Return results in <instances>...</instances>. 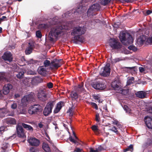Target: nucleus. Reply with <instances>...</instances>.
<instances>
[{
  "label": "nucleus",
  "instance_id": "obj_17",
  "mask_svg": "<svg viewBox=\"0 0 152 152\" xmlns=\"http://www.w3.org/2000/svg\"><path fill=\"white\" fill-rule=\"evenodd\" d=\"M34 46V45L33 42H29L28 43V45L26 48L25 51L26 54L27 55L30 54L32 52Z\"/></svg>",
  "mask_w": 152,
  "mask_h": 152
},
{
  "label": "nucleus",
  "instance_id": "obj_40",
  "mask_svg": "<svg viewBox=\"0 0 152 152\" xmlns=\"http://www.w3.org/2000/svg\"><path fill=\"white\" fill-rule=\"evenodd\" d=\"M134 80V77H132L130 79H129L127 82V85H129L133 83Z\"/></svg>",
  "mask_w": 152,
  "mask_h": 152
},
{
  "label": "nucleus",
  "instance_id": "obj_27",
  "mask_svg": "<svg viewBox=\"0 0 152 152\" xmlns=\"http://www.w3.org/2000/svg\"><path fill=\"white\" fill-rule=\"evenodd\" d=\"M151 145H152V138H148L147 142L144 144L143 146L144 147L147 148Z\"/></svg>",
  "mask_w": 152,
  "mask_h": 152
},
{
  "label": "nucleus",
  "instance_id": "obj_48",
  "mask_svg": "<svg viewBox=\"0 0 152 152\" xmlns=\"http://www.w3.org/2000/svg\"><path fill=\"white\" fill-rule=\"evenodd\" d=\"M47 85V87L49 88H51L53 87V84L51 82L48 83Z\"/></svg>",
  "mask_w": 152,
  "mask_h": 152
},
{
  "label": "nucleus",
  "instance_id": "obj_63",
  "mask_svg": "<svg viewBox=\"0 0 152 152\" xmlns=\"http://www.w3.org/2000/svg\"><path fill=\"white\" fill-rule=\"evenodd\" d=\"M148 111H149V113L152 114V106L149 107Z\"/></svg>",
  "mask_w": 152,
  "mask_h": 152
},
{
  "label": "nucleus",
  "instance_id": "obj_35",
  "mask_svg": "<svg viewBox=\"0 0 152 152\" xmlns=\"http://www.w3.org/2000/svg\"><path fill=\"white\" fill-rule=\"evenodd\" d=\"M71 97L72 99H76L78 98V96L76 93L72 92L71 94Z\"/></svg>",
  "mask_w": 152,
  "mask_h": 152
},
{
  "label": "nucleus",
  "instance_id": "obj_42",
  "mask_svg": "<svg viewBox=\"0 0 152 152\" xmlns=\"http://www.w3.org/2000/svg\"><path fill=\"white\" fill-rule=\"evenodd\" d=\"M44 64L45 67H47L49 66H50V61L48 60H46L44 61Z\"/></svg>",
  "mask_w": 152,
  "mask_h": 152
},
{
  "label": "nucleus",
  "instance_id": "obj_24",
  "mask_svg": "<svg viewBox=\"0 0 152 152\" xmlns=\"http://www.w3.org/2000/svg\"><path fill=\"white\" fill-rule=\"evenodd\" d=\"M85 7L84 6H80L76 10V12L74 11L73 12L74 13H77L78 14H81L84 12L85 11Z\"/></svg>",
  "mask_w": 152,
  "mask_h": 152
},
{
  "label": "nucleus",
  "instance_id": "obj_62",
  "mask_svg": "<svg viewBox=\"0 0 152 152\" xmlns=\"http://www.w3.org/2000/svg\"><path fill=\"white\" fill-rule=\"evenodd\" d=\"M152 12V11L150 10H148L146 12V15H148Z\"/></svg>",
  "mask_w": 152,
  "mask_h": 152
},
{
  "label": "nucleus",
  "instance_id": "obj_1",
  "mask_svg": "<svg viewBox=\"0 0 152 152\" xmlns=\"http://www.w3.org/2000/svg\"><path fill=\"white\" fill-rule=\"evenodd\" d=\"M67 29L68 27L67 26H62L60 25L52 28L48 35L49 40L52 42L54 41L59 34L63 32L64 30Z\"/></svg>",
  "mask_w": 152,
  "mask_h": 152
},
{
  "label": "nucleus",
  "instance_id": "obj_25",
  "mask_svg": "<svg viewBox=\"0 0 152 152\" xmlns=\"http://www.w3.org/2000/svg\"><path fill=\"white\" fill-rule=\"evenodd\" d=\"M6 123L7 124H16V121L15 119L13 118H11L7 119L6 120Z\"/></svg>",
  "mask_w": 152,
  "mask_h": 152
},
{
  "label": "nucleus",
  "instance_id": "obj_33",
  "mask_svg": "<svg viewBox=\"0 0 152 152\" xmlns=\"http://www.w3.org/2000/svg\"><path fill=\"white\" fill-rule=\"evenodd\" d=\"M133 145L132 144H131L126 148L124 149V152H126L128 151H130L131 152H132L133 150Z\"/></svg>",
  "mask_w": 152,
  "mask_h": 152
},
{
  "label": "nucleus",
  "instance_id": "obj_21",
  "mask_svg": "<svg viewBox=\"0 0 152 152\" xmlns=\"http://www.w3.org/2000/svg\"><path fill=\"white\" fill-rule=\"evenodd\" d=\"M42 148L45 152H51L50 148L47 143L43 142Z\"/></svg>",
  "mask_w": 152,
  "mask_h": 152
},
{
  "label": "nucleus",
  "instance_id": "obj_38",
  "mask_svg": "<svg viewBox=\"0 0 152 152\" xmlns=\"http://www.w3.org/2000/svg\"><path fill=\"white\" fill-rule=\"evenodd\" d=\"M48 27V25L45 24H41L38 26V28L39 29H45Z\"/></svg>",
  "mask_w": 152,
  "mask_h": 152
},
{
  "label": "nucleus",
  "instance_id": "obj_39",
  "mask_svg": "<svg viewBox=\"0 0 152 152\" xmlns=\"http://www.w3.org/2000/svg\"><path fill=\"white\" fill-rule=\"evenodd\" d=\"M124 109L125 110L126 113H131V110L127 106L124 105Z\"/></svg>",
  "mask_w": 152,
  "mask_h": 152
},
{
  "label": "nucleus",
  "instance_id": "obj_13",
  "mask_svg": "<svg viewBox=\"0 0 152 152\" xmlns=\"http://www.w3.org/2000/svg\"><path fill=\"white\" fill-rule=\"evenodd\" d=\"M92 86L95 89L98 90H103L106 87L104 84L99 82L93 83Z\"/></svg>",
  "mask_w": 152,
  "mask_h": 152
},
{
  "label": "nucleus",
  "instance_id": "obj_45",
  "mask_svg": "<svg viewBox=\"0 0 152 152\" xmlns=\"http://www.w3.org/2000/svg\"><path fill=\"white\" fill-rule=\"evenodd\" d=\"M99 115H96L95 120L97 123L100 122V119Z\"/></svg>",
  "mask_w": 152,
  "mask_h": 152
},
{
  "label": "nucleus",
  "instance_id": "obj_23",
  "mask_svg": "<svg viewBox=\"0 0 152 152\" xmlns=\"http://www.w3.org/2000/svg\"><path fill=\"white\" fill-rule=\"evenodd\" d=\"M38 73L42 75H45L46 72V69L42 66L39 67L38 69Z\"/></svg>",
  "mask_w": 152,
  "mask_h": 152
},
{
  "label": "nucleus",
  "instance_id": "obj_36",
  "mask_svg": "<svg viewBox=\"0 0 152 152\" xmlns=\"http://www.w3.org/2000/svg\"><path fill=\"white\" fill-rule=\"evenodd\" d=\"M110 1L111 0H100V3L102 5L105 6L109 3Z\"/></svg>",
  "mask_w": 152,
  "mask_h": 152
},
{
  "label": "nucleus",
  "instance_id": "obj_10",
  "mask_svg": "<svg viewBox=\"0 0 152 152\" xmlns=\"http://www.w3.org/2000/svg\"><path fill=\"white\" fill-rule=\"evenodd\" d=\"M27 141L29 144L32 146L37 147L40 144L39 140L34 137H30Z\"/></svg>",
  "mask_w": 152,
  "mask_h": 152
},
{
  "label": "nucleus",
  "instance_id": "obj_22",
  "mask_svg": "<svg viewBox=\"0 0 152 152\" xmlns=\"http://www.w3.org/2000/svg\"><path fill=\"white\" fill-rule=\"evenodd\" d=\"M136 96L140 98H143L145 97L146 93L143 91H139L135 94Z\"/></svg>",
  "mask_w": 152,
  "mask_h": 152
},
{
  "label": "nucleus",
  "instance_id": "obj_64",
  "mask_svg": "<svg viewBox=\"0 0 152 152\" xmlns=\"http://www.w3.org/2000/svg\"><path fill=\"white\" fill-rule=\"evenodd\" d=\"M6 17L5 16H3L2 18H0V23L4 19L6 18Z\"/></svg>",
  "mask_w": 152,
  "mask_h": 152
},
{
  "label": "nucleus",
  "instance_id": "obj_61",
  "mask_svg": "<svg viewBox=\"0 0 152 152\" xmlns=\"http://www.w3.org/2000/svg\"><path fill=\"white\" fill-rule=\"evenodd\" d=\"M27 129L30 130V131H33V128L32 127V126H31L29 125V127H28V128Z\"/></svg>",
  "mask_w": 152,
  "mask_h": 152
},
{
  "label": "nucleus",
  "instance_id": "obj_57",
  "mask_svg": "<svg viewBox=\"0 0 152 152\" xmlns=\"http://www.w3.org/2000/svg\"><path fill=\"white\" fill-rule=\"evenodd\" d=\"M5 129V127L4 126H2L1 127H0V132H4Z\"/></svg>",
  "mask_w": 152,
  "mask_h": 152
},
{
  "label": "nucleus",
  "instance_id": "obj_18",
  "mask_svg": "<svg viewBox=\"0 0 152 152\" xmlns=\"http://www.w3.org/2000/svg\"><path fill=\"white\" fill-rule=\"evenodd\" d=\"M12 86L10 84L5 85L3 87V93L4 94H7L9 92L10 90L12 88Z\"/></svg>",
  "mask_w": 152,
  "mask_h": 152
},
{
  "label": "nucleus",
  "instance_id": "obj_34",
  "mask_svg": "<svg viewBox=\"0 0 152 152\" xmlns=\"http://www.w3.org/2000/svg\"><path fill=\"white\" fill-rule=\"evenodd\" d=\"M24 72L23 71L21 70L17 74V77L19 79L22 78L24 76Z\"/></svg>",
  "mask_w": 152,
  "mask_h": 152
},
{
  "label": "nucleus",
  "instance_id": "obj_54",
  "mask_svg": "<svg viewBox=\"0 0 152 152\" xmlns=\"http://www.w3.org/2000/svg\"><path fill=\"white\" fill-rule=\"evenodd\" d=\"M94 99L96 100H97V101L99 102H100V100L99 99V97H98V96H94Z\"/></svg>",
  "mask_w": 152,
  "mask_h": 152
},
{
  "label": "nucleus",
  "instance_id": "obj_7",
  "mask_svg": "<svg viewBox=\"0 0 152 152\" xmlns=\"http://www.w3.org/2000/svg\"><path fill=\"white\" fill-rule=\"evenodd\" d=\"M61 60L54 59L51 61L50 67L52 69H57L62 65Z\"/></svg>",
  "mask_w": 152,
  "mask_h": 152
},
{
  "label": "nucleus",
  "instance_id": "obj_19",
  "mask_svg": "<svg viewBox=\"0 0 152 152\" xmlns=\"http://www.w3.org/2000/svg\"><path fill=\"white\" fill-rule=\"evenodd\" d=\"M146 39V37L145 36L141 35L137 39V44L140 46L141 45L144 43Z\"/></svg>",
  "mask_w": 152,
  "mask_h": 152
},
{
  "label": "nucleus",
  "instance_id": "obj_50",
  "mask_svg": "<svg viewBox=\"0 0 152 152\" xmlns=\"http://www.w3.org/2000/svg\"><path fill=\"white\" fill-rule=\"evenodd\" d=\"M17 106L16 103H14L11 105V107L12 109H15L17 108Z\"/></svg>",
  "mask_w": 152,
  "mask_h": 152
},
{
  "label": "nucleus",
  "instance_id": "obj_15",
  "mask_svg": "<svg viewBox=\"0 0 152 152\" xmlns=\"http://www.w3.org/2000/svg\"><path fill=\"white\" fill-rule=\"evenodd\" d=\"M1 58L5 61H8L10 62L12 60V57L11 53L8 52H5L1 56Z\"/></svg>",
  "mask_w": 152,
  "mask_h": 152
},
{
  "label": "nucleus",
  "instance_id": "obj_29",
  "mask_svg": "<svg viewBox=\"0 0 152 152\" xmlns=\"http://www.w3.org/2000/svg\"><path fill=\"white\" fill-rule=\"evenodd\" d=\"M69 140L71 142H72L73 143L76 144V146H77L80 144L79 142V141H80L79 140H78L77 139L75 140L74 139H73L72 137H69Z\"/></svg>",
  "mask_w": 152,
  "mask_h": 152
},
{
  "label": "nucleus",
  "instance_id": "obj_28",
  "mask_svg": "<svg viewBox=\"0 0 152 152\" xmlns=\"http://www.w3.org/2000/svg\"><path fill=\"white\" fill-rule=\"evenodd\" d=\"M74 39L82 42L84 40V38L81 35H77L74 37Z\"/></svg>",
  "mask_w": 152,
  "mask_h": 152
},
{
  "label": "nucleus",
  "instance_id": "obj_11",
  "mask_svg": "<svg viewBox=\"0 0 152 152\" xmlns=\"http://www.w3.org/2000/svg\"><path fill=\"white\" fill-rule=\"evenodd\" d=\"M54 104V102L51 101L48 102L43 111L44 114H49L51 113L52 109Z\"/></svg>",
  "mask_w": 152,
  "mask_h": 152
},
{
  "label": "nucleus",
  "instance_id": "obj_51",
  "mask_svg": "<svg viewBox=\"0 0 152 152\" xmlns=\"http://www.w3.org/2000/svg\"><path fill=\"white\" fill-rule=\"evenodd\" d=\"M139 70L140 72L141 73H144L145 70V69L142 67H140L139 68Z\"/></svg>",
  "mask_w": 152,
  "mask_h": 152
},
{
  "label": "nucleus",
  "instance_id": "obj_5",
  "mask_svg": "<svg viewBox=\"0 0 152 152\" xmlns=\"http://www.w3.org/2000/svg\"><path fill=\"white\" fill-rule=\"evenodd\" d=\"M109 43L110 46L114 49H118L121 48L122 45L118 40L114 38L109 40Z\"/></svg>",
  "mask_w": 152,
  "mask_h": 152
},
{
  "label": "nucleus",
  "instance_id": "obj_49",
  "mask_svg": "<svg viewBox=\"0 0 152 152\" xmlns=\"http://www.w3.org/2000/svg\"><path fill=\"white\" fill-rule=\"evenodd\" d=\"M90 104L92 105V107L94 108H95L96 110H97L98 109L97 105L95 103L93 102H91Z\"/></svg>",
  "mask_w": 152,
  "mask_h": 152
},
{
  "label": "nucleus",
  "instance_id": "obj_43",
  "mask_svg": "<svg viewBox=\"0 0 152 152\" xmlns=\"http://www.w3.org/2000/svg\"><path fill=\"white\" fill-rule=\"evenodd\" d=\"M110 129L113 132H115L117 134L118 133L117 128L115 126H113L111 129Z\"/></svg>",
  "mask_w": 152,
  "mask_h": 152
},
{
  "label": "nucleus",
  "instance_id": "obj_56",
  "mask_svg": "<svg viewBox=\"0 0 152 152\" xmlns=\"http://www.w3.org/2000/svg\"><path fill=\"white\" fill-rule=\"evenodd\" d=\"M147 41L149 43H152V36L149 37L147 40Z\"/></svg>",
  "mask_w": 152,
  "mask_h": 152
},
{
  "label": "nucleus",
  "instance_id": "obj_46",
  "mask_svg": "<svg viewBox=\"0 0 152 152\" xmlns=\"http://www.w3.org/2000/svg\"><path fill=\"white\" fill-rule=\"evenodd\" d=\"M36 36L39 38H41L42 37V34L40 31H38L36 32Z\"/></svg>",
  "mask_w": 152,
  "mask_h": 152
},
{
  "label": "nucleus",
  "instance_id": "obj_53",
  "mask_svg": "<svg viewBox=\"0 0 152 152\" xmlns=\"http://www.w3.org/2000/svg\"><path fill=\"white\" fill-rule=\"evenodd\" d=\"M112 124L116 125L119 122L115 118H113Z\"/></svg>",
  "mask_w": 152,
  "mask_h": 152
},
{
  "label": "nucleus",
  "instance_id": "obj_14",
  "mask_svg": "<svg viewBox=\"0 0 152 152\" xmlns=\"http://www.w3.org/2000/svg\"><path fill=\"white\" fill-rule=\"evenodd\" d=\"M16 129L18 137H24V131L22 126L18 124L16 126Z\"/></svg>",
  "mask_w": 152,
  "mask_h": 152
},
{
  "label": "nucleus",
  "instance_id": "obj_59",
  "mask_svg": "<svg viewBox=\"0 0 152 152\" xmlns=\"http://www.w3.org/2000/svg\"><path fill=\"white\" fill-rule=\"evenodd\" d=\"M90 152H98L96 149L95 150L92 148H90Z\"/></svg>",
  "mask_w": 152,
  "mask_h": 152
},
{
  "label": "nucleus",
  "instance_id": "obj_20",
  "mask_svg": "<svg viewBox=\"0 0 152 152\" xmlns=\"http://www.w3.org/2000/svg\"><path fill=\"white\" fill-rule=\"evenodd\" d=\"M64 105V103L62 102H60L57 104L56 106L54 112L55 113H58L60 111L62 107Z\"/></svg>",
  "mask_w": 152,
  "mask_h": 152
},
{
  "label": "nucleus",
  "instance_id": "obj_8",
  "mask_svg": "<svg viewBox=\"0 0 152 152\" xmlns=\"http://www.w3.org/2000/svg\"><path fill=\"white\" fill-rule=\"evenodd\" d=\"M110 66L109 64H106L105 67L101 69L99 72L100 75L104 77L109 76L110 73Z\"/></svg>",
  "mask_w": 152,
  "mask_h": 152
},
{
  "label": "nucleus",
  "instance_id": "obj_26",
  "mask_svg": "<svg viewBox=\"0 0 152 152\" xmlns=\"http://www.w3.org/2000/svg\"><path fill=\"white\" fill-rule=\"evenodd\" d=\"M91 7L93 10L95 12L96 11H97L99 10L100 8V7L98 4H95L92 5Z\"/></svg>",
  "mask_w": 152,
  "mask_h": 152
},
{
  "label": "nucleus",
  "instance_id": "obj_41",
  "mask_svg": "<svg viewBox=\"0 0 152 152\" xmlns=\"http://www.w3.org/2000/svg\"><path fill=\"white\" fill-rule=\"evenodd\" d=\"M92 129L94 132L99 131V130L98 129V126L95 125H93L91 127Z\"/></svg>",
  "mask_w": 152,
  "mask_h": 152
},
{
  "label": "nucleus",
  "instance_id": "obj_32",
  "mask_svg": "<svg viewBox=\"0 0 152 152\" xmlns=\"http://www.w3.org/2000/svg\"><path fill=\"white\" fill-rule=\"evenodd\" d=\"M95 12L90 7L88 10L87 14L88 16H90L91 15L93 16L95 15L94 13Z\"/></svg>",
  "mask_w": 152,
  "mask_h": 152
},
{
  "label": "nucleus",
  "instance_id": "obj_52",
  "mask_svg": "<svg viewBox=\"0 0 152 152\" xmlns=\"http://www.w3.org/2000/svg\"><path fill=\"white\" fill-rule=\"evenodd\" d=\"M121 60L119 58H116L114 59H112V61L113 62L116 63L117 62H118V61H119L120 60Z\"/></svg>",
  "mask_w": 152,
  "mask_h": 152
},
{
  "label": "nucleus",
  "instance_id": "obj_6",
  "mask_svg": "<svg viewBox=\"0 0 152 152\" xmlns=\"http://www.w3.org/2000/svg\"><path fill=\"white\" fill-rule=\"evenodd\" d=\"M39 99L42 101H46L48 98V94L45 89H42L39 91L38 93Z\"/></svg>",
  "mask_w": 152,
  "mask_h": 152
},
{
  "label": "nucleus",
  "instance_id": "obj_16",
  "mask_svg": "<svg viewBox=\"0 0 152 152\" xmlns=\"http://www.w3.org/2000/svg\"><path fill=\"white\" fill-rule=\"evenodd\" d=\"M40 107L39 105H34L29 107L28 113L29 114H34L37 113L39 110Z\"/></svg>",
  "mask_w": 152,
  "mask_h": 152
},
{
  "label": "nucleus",
  "instance_id": "obj_30",
  "mask_svg": "<svg viewBox=\"0 0 152 152\" xmlns=\"http://www.w3.org/2000/svg\"><path fill=\"white\" fill-rule=\"evenodd\" d=\"M83 84L82 83L80 85H78V87L76 89L77 91L78 92H83L84 91V89L83 88Z\"/></svg>",
  "mask_w": 152,
  "mask_h": 152
},
{
  "label": "nucleus",
  "instance_id": "obj_9",
  "mask_svg": "<svg viewBox=\"0 0 152 152\" xmlns=\"http://www.w3.org/2000/svg\"><path fill=\"white\" fill-rule=\"evenodd\" d=\"M85 31L83 28L80 27H77L75 28L72 30L71 34L75 36L80 35L85 33Z\"/></svg>",
  "mask_w": 152,
  "mask_h": 152
},
{
  "label": "nucleus",
  "instance_id": "obj_37",
  "mask_svg": "<svg viewBox=\"0 0 152 152\" xmlns=\"http://www.w3.org/2000/svg\"><path fill=\"white\" fill-rule=\"evenodd\" d=\"M77 111L72 107L69 108L67 112V113H69L70 114H73L74 113H76V112Z\"/></svg>",
  "mask_w": 152,
  "mask_h": 152
},
{
  "label": "nucleus",
  "instance_id": "obj_12",
  "mask_svg": "<svg viewBox=\"0 0 152 152\" xmlns=\"http://www.w3.org/2000/svg\"><path fill=\"white\" fill-rule=\"evenodd\" d=\"M144 121L146 126L149 129H152V116H146L144 118Z\"/></svg>",
  "mask_w": 152,
  "mask_h": 152
},
{
  "label": "nucleus",
  "instance_id": "obj_47",
  "mask_svg": "<svg viewBox=\"0 0 152 152\" xmlns=\"http://www.w3.org/2000/svg\"><path fill=\"white\" fill-rule=\"evenodd\" d=\"M82 149L76 147L73 152H82Z\"/></svg>",
  "mask_w": 152,
  "mask_h": 152
},
{
  "label": "nucleus",
  "instance_id": "obj_55",
  "mask_svg": "<svg viewBox=\"0 0 152 152\" xmlns=\"http://www.w3.org/2000/svg\"><path fill=\"white\" fill-rule=\"evenodd\" d=\"M29 125L26 124L25 123H22V126L25 128L27 129L28 127H29Z\"/></svg>",
  "mask_w": 152,
  "mask_h": 152
},
{
  "label": "nucleus",
  "instance_id": "obj_3",
  "mask_svg": "<svg viewBox=\"0 0 152 152\" xmlns=\"http://www.w3.org/2000/svg\"><path fill=\"white\" fill-rule=\"evenodd\" d=\"M119 38L121 41L124 44L127 45L132 43L133 39L129 33L124 31L120 32Z\"/></svg>",
  "mask_w": 152,
  "mask_h": 152
},
{
  "label": "nucleus",
  "instance_id": "obj_4",
  "mask_svg": "<svg viewBox=\"0 0 152 152\" xmlns=\"http://www.w3.org/2000/svg\"><path fill=\"white\" fill-rule=\"evenodd\" d=\"M111 86L112 87L117 93L125 94L127 92V91L122 89L121 83L118 80H115L112 82Z\"/></svg>",
  "mask_w": 152,
  "mask_h": 152
},
{
  "label": "nucleus",
  "instance_id": "obj_2",
  "mask_svg": "<svg viewBox=\"0 0 152 152\" xmlns=\"http://www.w3.org/2000/svg\"><path fill=\"white\" fill-rule=\"evenodd\" d=\"M35 95L34 93H31L30 94L24 96L21 99L20 105L19 106V108L21 110L24 111L23 113H25V107H26L29 103L31 102H34L35 101Z\"/></svg>",
  "mask_w": 152,
  "mask_h": 152
},
{
  "label": "nucleus",
  "instance_id": "obj_31",
  "mask_svg": "<svg viewBox=\"0 0 152 152\" xmlns=\"http://www.w3.org/2000/svg\"><path fill=\"white\" fill-rule=\"evenodd\" d=\"M95 149H96L98 152H101L104 151L105 149L104 146L103 145H98L96 146Z\"/></svg>",
  "mask_w": 152,
  "mask_h": 152
},
{
  "label": "nucleus",
  "instance_id": "obj_58",
  "mask_svg": "<svg viewBox=\"0 0 152 152\" xmlns=\"http://www.w3.org/2000/svg\"><path fill=\"white\" fill-rule=\"evenodd\" d=\"M30 152H35V149L33 147H31L29 149Z\"/></svg>",
  "mask_w": 152,
  "mask_h": 152
},
{
  "label": "nucleus",
  "instance_id": "obj_60",
  "mask_svg": "<svg viewBox=\"0 0 152 152\" xmlns=\"http://www.w3.org/2000/svg\"><path fill=\"white\" fill-rule=\"evenodd\" d=\"M135 67H124V68L125 69V68H127V69H128L130 70H132V69H134V71H135V70H134V69H135Z\"/></svg>",
  "mask_w": 152,
  "mask_h": 152
},
{
  "label": "nucleus",
  "instance_id": "obj_44",
  "mask_svg": "<svg viewBox=\"0 0 152 152\" xmlns=\"http://www.w3.org/2000/svg\"><path fill=\"white\" fill-rule=\"evenodd\" d=\"M128 48L129 50H132L134 51L137 50V48L134 46H130L128 47Z\"/></svg>",
  "mask_w": 152,
  "mask_h": 152
}]
</instances>
